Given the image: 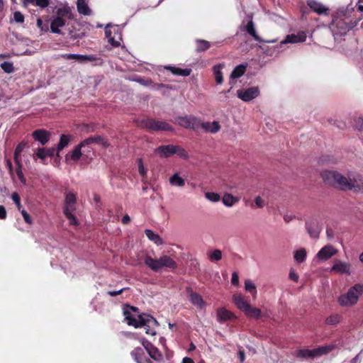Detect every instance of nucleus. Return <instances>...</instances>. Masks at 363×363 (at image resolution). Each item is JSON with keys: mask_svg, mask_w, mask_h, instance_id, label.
Here are the masks:
<instances>
[{"mask_svg": "<svg viewBox=\"0 0 363 363\" xmlns=\"http://www.w3.org/2000/svg\"><path fill=\"white\" fill-rule=\"evenodd\" d=\"M56 17H59L61 19L67 18L72 20L74 18V15L72 11V9L68 6H64L58 8L55 11Z\"/></svg>", "mask_w": 363, "mask_h": 363, "instance_id": "412c9836", "label": "nucleus"}, {"mask_svg": "<svg viewBox=\"0 0 363 363\" xmlns=\"http://www.w3.org/2000/svg\"><path fill=\"white\" fill-rule=\"evenodd\" d=\"M306 227L311 237L316 238L319 236L321 227L316 218H309L306 223Z\"/></svg>", "mask_w": 363, "mask_h": 363, "instance_id": "9b49d317", "label": "nucleus"}, {"mask_svg": "<svg viewBox=\"0 0 363 363\" xmlns=\"http://www.w3.org/2000/svg\"><path fill=\"white\" fill-rule=\"evenodd\" d=\"M6 216H7V213H6V208L4 206L0 205V219L4 220L6 218Z\"/></svg>", "mask_w": 363, "mask_h": 363, "instance_id": "338daca9", "label": "nucleus"}, {"mask_svg": "<svg viewBox=\"0 0 363 363\" xmlns=\"http://www.w3.org/2000/svg\"><path fill=\"white\" fill-rule=\"evenodd\" d=\"M233 300L236 306L244 312L250 305L241 294H235L233 296Z\"/></svg>", "mask_w": 363, "mask_h": 363, "instance_id": "a878e982", "label": "nucleus"}, {"mask_svg": "<svg viewBox=\"0 0 363 363\" xmlns=\"http://www.w3.org/2000/svg\"><path fill=\"white\" fill-rule=\"evenodd\" d=\"M83 143H80L78 144L74 149L70 152V154L67 155L65 157V160L67 162L69 160H72L74 162H77L82 155V148L84 147Z\"/></svg>", "mask_w": 363, "mask_h": 363, "instance_id": "5701e85b", "label": "nucleus"}, {"mask_svg": "<svg viewBox=\"0 0 363 363\" xmlns=\"http://www.w3.org/2000/svg\"><path fill=\"white\" fill-rule=\"evenodd\" d=\"M128 288H123L118 291H108L107 294L111 296H116L118 295L121 294L124 291H125Z\"/></svg>", "mask_w": 363, "mask_h": 363, "instance_id": "0e129e2a", "label": "nucleus"}, {"mask_svg": "<svg viewBox=\"0 0 363 363\" xmlns=\"http://www.w3.org/2000/svg\"><path fill=\"white\" fill-rule=\"evenodd\" d=\"M295 43V34L294 33L288 35L285 38V39L281 42V44H285V43Z\"/></svg>", "mask_w": 363, "mask_h": 363, "instance_id": "e2e57ef3", "label": "nucleus"}, {"mask_svg": "<svg viewBox=\"0 0 363 363\" xmlns=\"http://www.w3.org/2000/svg\"><path fill=\"white\" fill-rule=\"evenodd\" d=\"M247 65H239L236 66L230 74V79H235L242 77L246 71Z\"/></svg>", "mask_w": 363, "mask_h": 363, "instance_id": "c85d7f7f", "label": "nucleus"}, {"mask_svg": "<svg viewBox=\"0 0 363 363\" xmlns=\"http://www.w3.org/2000/svg\"><path fill=\"white\" fill-rule=\"evenodd\" d=\"M131 356L137 363H152V361L147 359L143 348L138 347L131 352Z\"/></svg>", "mask_w": 363, "mask_h": 363, "instance_id": "aec40b11", "label": "nucleus"}, {"mask_svg": "<svg viewBox=\"0 0 363 363\" xmlns=\"http://www.w3.org/2000/svg\"><path fill=\"white\" fill-rule=\"evenodd\" d=\"M105 34L106 36L108 38V42L111 44V45L113 47H118L120 45V42L116 40L114 38L111 36V32L108 28H106Z\"/></svg>", "mask_w": 363, "mask_h": 363, "instance_id": "de8ad7c7", "label": "nucleus"}, {"mask_svg": "<svg viewBox=\"0 0 363 363\" xmlns=\"http://www.w3.org/2000/svg\"><path fill=\"white\" fill-rule=\"evenodd\" d=\"M135 81L137 82H138L139 84H142L143 86H150V85H151L152 84V80L150 79H148V78L139 77Z\"/></svg>", "mask_w": 363, "mask_h": 363, "instance_id": "5fc2aeb1", "label": "nucleus"}, {"mask_svg": "<svg viewBox=\"0 0 363 363\" xmlns=\"http://www.w3.org/2000/svg\"><path fill=\"white\" fill-rule=\"evenodd\" d=\"M255 203L258 208H262L264 206V201L259 196L255 197Z\"/></svg>", "mask_w": 363, "mask_h": 363, "instance_id": "774afa93", "label": "nucleus"}, {"mask_svg": "<svg viewBox=\"0 0 363 363\" xmlns=\"http://www.w3.org/2000/svg\"><path fill=\"white\" fill-rule=\"evenodd\" d=\"M324 182L341 191H347L348 176L335 170H325L320 173Z\"/></svg>", "mask_w": 363, "mask_h": 363, "instance_id": "f03ea898", "label": "nucleus"}, {"mask_svg": "<svg viewBox=\"0 0 363 363\" xmlns=\"http://www.w3.org/2000/svg\"><path fill=\"white\" fill-rule=\"evenodd\" d=\"M231 283L233 285L236 286L239 283V277L237 272L232 274Z\"/></svg>", "mask_w": 363, "mask_h": 363, "instance_id": "69168bd1", "label": "nucleus"}, {"mask_svg": "<svg viewBox=\"0 0 363 363\" xmlns=\"http://www.w3.org/2000/svg\"><path fill=\"white\" fill-rule=\"evenodd\" d=\"M14 162L16 164V172L17 177H18V179L20 180V182L23 184L25 185L26 184V177H24L23 171H22V169H23L22 162H21V160H17V161H14Z\"/></svg>", "mask_w": 363, "mask_h": 363, "instance_id": "72a5a7b5", "label": "nucleus"}, {"mask_svg": "<svg viewBox=\"0 0 363 363\" xmlns=\"http://www.w3.org/2000/svg\"><path fill=\"white\" fill-rule=\"evenodd\" d=\"M186 291L189 296V300L193 305L201 309L204 308L206 303L201 295L194 292L191 287H187Z\"/></svg>", "mask_w": 363, "mask_h": 363, "instance_id": "f8f14e48", "label": "nucleus"}, {"mask_svg": "<svg viewBox=\"0 0 363 363\" xmlns=\"http://www.w3.org/2000/svg\"><path fill=\"white\" fill-rule=\"evenodd\" d=\"M211 129H209V133H216L217 132H218L220 129V125L219 124V122L218 121H213L211 123V126L210 128Z\"/></svg>", "mask_w": 363, "mask_h": 363, "instance_id": "864d4df0", "label": "nucleus"}, {"mask_svg": "<svg viewBox=\"0 0 363 363\" xmlns=\"http://www.w3.org/2000/svg\"><path fill=\"white\" fill-rule=\"evenodd\" d=\"M20 211L23 217L25 222L28 224H31L32 219H31L30 215L27 213V211L24 209H21Z\"/></svg>", "mask_w": 363, "mask_h": 363, "instance_id": "052dcab7", "label": "nucleus"}, {"mask_svg": "<svg viewBox=\"0 0 363 363\" xmlns=\"http://www.w3.org/2000/svg\"><path fill=\"white\" fill-rule=\"evenodd\" d=\"M164 69L170 71L174 75H179L183 77L189 76L192 72L191 69L190 68L182 69L170 65L165 66Z\"/></svg>", "mask_w": 363, "mask_h": 363, "instance_id": "393cba45", "label": "nucleus"}, {"mask_svg": "<svg viewBox=\"0 0 363 363\" xmlns=\"http://www.w3.org/2000/svg\"><path fill=\"white\" fill-rule=\"evenodd\" d=\"M206 197L213 201V202H216V201H218L220 200V195L217 193H214V192H207L206 193Z\"/></svg>", "mask_w": 363, "mask_h": 363, "instance_id": "3c124183", "label": "nucleus"}, {"mask_svg": "<svg viewBox=\"0 0 363 363\" xmlns=\"http://www.w3.org/2000/svg\"><path fill=\"white\" fill-rule=\"evenodd\" d=\"M144 263L154 272H157L162 267H167L171 269L177 267V262L168 255H163L159 259H154L147 255L144 258Z\"/></svg>", "mask_w": 363, "mask_h": 363, "instance_id": "20e7f679", "label": "nucleus"}, {"mask_svg": "<svg viewBox=\"0 0 363 363\" xmlns=\"http://www.w3.org/2000/svg\"><path fill=\"white\" fill-rule=\"evenodd\" d=\"M169 183L172 186H183L185 184V180L179 176L178 173L174 174L169 179Z\"/></svg>", "mask_w": 363, "mask_h": 363, "instance_id": "4c0bfd02", "label": "nucleus"}, {"mask_svg": "<svg viewBox=\"0 0 363 363\" xmlns=\"http://www.w3.org/2000/svg\"><path fill=\"white\" fill-rule=\"evenodd\" d=\"M65 24L66 21L65 19L55 16L50 23V30L52 33L61 34L60 28L65 26Z\"/></svg>", "mask_w": 363, "mask_h": 363, "instance_id": "4be33fe9", "label": "nucleus"}, {"mask_svg": "<svg viewBox=\"0 0 363 363\" xmlns=\"http://www.w3.org/2000/svg\"><path fill=\"white\" fill-rule=\"evenodd\" d=\"M145 234L150 240L154 242L157 245L163 244L161 237L158 234L155 233L152 230L146 229L145 230Z\"/></svg>", "mask_w": 363, "mask_h": 363, "instance_id": "c756f323", "label": "nucleus"}, {"mask_svg": "<svg viewBox=\"0 0 363 363\" xmlns=\"http://www.w3.org/2000/svg\"><path fill=\"white\" fill-rule=\"evenodd\" d=\"M331 272L340 274H350V264L340 260H335L334 265L330 269Z\"/></svg>", "mask_w": 363, "mask_h": 363, "instance_id": "f3484780", "label": "nucleus"}, {"mask_svg": "<svg viewBox=\"0 0 363 363\" xmlns=\"http://www.w3.org/2000/svg\"><path fill=\"white\" fill-rule=\"evenodd\" d=\"M138 172L141 176L146 174V169L144 167L143 162L141 158L138 159Z\"/></svg>", "mask_w": 363, "mask_h": 363, "instance_id": "6e6d98bb", "label": "nucleus"}, {"mask_svg": "<svg viewBox=\"0 0 363 363\" xmlns=\"http://www.w3.org/2000/svg\"><path fill=\"white\" fill-rule=\"evenodd\" d=\"M341 317L338 314H334L328 316L325 319V323L328 325H335L340 322Z\"/></svg>", "mask_w": 363, "mask_h": 363, "instance_id": "58836bf2", "label": "nucleus"}, {"mask_svg": "<svg viewBox=\"0 0 363 363\" xmlns=\"http://www.w3.org/2000/svg\"><path fill=\"white\" fill-rule=\"evenodd\" d=\"M91 62L94 65H101L104 62L103 59L95 55H82V62Z\"/></svg>", "mask_w": 363, "mask_h": 363, "instance_id": "c9c22d12", "label": "nucleus"}, {"mask_svg": "<svg viewBox=\"0 0 363 363\" xmlns=\"http://www.w3.org/2000/svg\"><path fill=\"white\" fill-rule=\"evenodd\" d=\"M245 288L247 291L250 292L252 294H257L256 286L250 280L245 281Z\"/></svg>", "mask_w": 363, "mask_h": 363, "instance_id": "a18cd8bd", "label": "nucleus"}, {"mask_svg": "<svg viewBox=\"0 0 363 363\" xmlns=\"http://www.w3.org/2000/svg\"><path fill=\"white\" fill-rule=\"evenodd\" d=\"M33 160H36L38 158L44 160L47 157L46 148L40 147L33 155Z\"/></svg>", "mask_w": 363, "mask_h": 363, "instance_id": "a19ab883", "label": "nucleus"}, {"mask_svg": "<svg viewBox=\"0 0 363 363\" xmlns=\"http://www.w3.org/2000/svg\"><path fill=\"white\" fill-rule=\"evenodd\" d=\"M217 320L219 323H224L228 320H231L235 318V315L230 311L225 308H220L217 309Z\"/></svg>", "mask_w": 363, "mask_h": 363, "instance_id": "6ab92c4d", "label": "nucleus"}, {"mask_svg": "<svg viewBox=\"0 0 363 363\" xmlns=\"http://www.w3.org/2000/svg\"><path fill=\"white\" fill-rule=\"evenodd\" d=\"M308 5L314 12L317 13L319 15H326L328 11V9L325 7L324 5L313 0L309 1L308 2Z\"/></svg>", "mask_w": 363, "mask_h": 363, "instance_id": "b1692460", "label": "nucleus"}, {"mask_svg": "<svg viewBox=\"0 0 363 363\" xmlns=\"http://www.w3.org/2000/svg\"><path fill=\"white\" fill-rule=\"evenodd\" d=\"M74 211L63 212L66 218L69 220V224L72 225H77L78 220L75 216L73 214Z\"/></svg>", "mask_w": 363, "mask_h": 363, "instance_id": "37998d69", "label": "nucleus"}, {"mask_svg": "<svg viewBox=\"0 0 363 363\" xmlns=\"http://www.w3.org/2000/svg\"><path fill=\"white\" fill-rule=\"evenodd\" d=\"M125 320L128 325L135 328L144 327L145 333L150 335H156V328L159 325L157 320L151 315L139 313L137 307L127 305L123 311Z\"/></svg>", "mask_w": 363, "mask_h": 363, "instance_id": "f257e3e1", "label": "nucleus"}, {"mask_svg": "<svg viewBox=\"0 0 363 363\" xmlns=\"http://www.w3.org/2000/svg\"><path fill=\"white\" fill-rule=\"evenodd\" d=\"M50 4V0H35V6L45 9Z\"/></svg>", "mask_w": 363, "mask_h": 363, "instance_id": "4d7b16f0", "label": "nucleus"}, {"mask_svg": "<svg viewBox=\"0 0 363 363\" xmlns=\"http://www.w3.org/2000/svg\"><path fill=\"white\" fill-rule=\"evenodd\" d=\"M307 252L304 248L296 250V262H303L306 258Z\"/></svg>", "mask_w": 363, "mask_h": 363, "instance_id": "49530a36", "label": "nucleus"}, {"mask_svg": "<svg viewBox=\"0 0 363 363\" xmlns=\"http://www.w3.org/2000/svg\"><path fill=\"white\" fill-rule=\"evenodd\" d=\"M71 138H72V136L70 135L62 134L60 136V142L57 144V147L56 155L57 157L60 156L59 152L69 145Z\"/></svg>", "mask_w": 363, "mask_h": 363, "instance_id": "bb28decb", "label": "nucleus"}, {"mask_svg": "<svg viewBox=\"0 0 363 363\" xmlns=\"http://www.w3.org/2000/svg\"><path fill=\"white\" fill-rule=\"evenodd\" d=\"M209 259L211 261H219L222 259L221 250L216 249L212 251L209 255Z\"/></svg>", "mask_w": 363, "mask_h": 363, "instance_id": "c03bdc74", "label": "nucleus"}, {"mask_svg": "<svg viewBox=\"0 0 363 363\" xmlns=\"http://www.w3.org/2000/svg\"><path fill=\"white\" fill-rule=\"evenodd\" d=\"M347 191L363 194V176L359 173L348 174Z\"/></svg>", "mask_w": 363, "mask_h": 363, "instance_id": "6e6552de", "label": "nucleus"}, {"mask_svg": "<svg viewBox=\"0 0 363 363\" xmlns=\"http://www.w3.org/2000/svg\"><path fill=\"white\" fill-rule=\"evenodd\" d=\"M155 152L162 157H169L176 154L179 157L186 159L188 157V152L181 146L174 145H160L156 148Z\"/></svg>", "mask_w": 363, "mask_h": 363, "instance_id": "0eeeda50", "label": "nucleus"}, {"mask_svg": "<svg viewBox=\"0 0 363 363\" xmlns=\"http://www.w3.org/2000/svg\"><path fill=\"white\" fill-rule=\"evenodd\" d=\"M77 196L69 191L65 194L63 212L74 211L76 210Z\"/></svg>", "mask_w": 363, "mask_h": 363, "instance_id": "ddd939ff", "label": "nucleus"}, {"mask_svg": "<svg viewBox=\"0 0 363 363\" xmlns=\"http://www.w3.org/2000/svg\"><path fill=\"white\" fill-rule=\"evenodd\" d=\"M259 94L258 87L252 86L247 89H239L237 95L239 99L244 101H250L255 99Z\"/></svg>", "mask_w": 363, "mask_h": 363, "instance_id": "9d476101", "label": "nucleus"}, {"mask_svg": "<svg viewBox=\"0 0 363 363\" xmlns=\"http://www.w3.org/2000/svg\"><path fill=\"white\" fill-rule=\"evenodd\" d=\"M363 293V285L356 284L350 287L347 293L341 294L337 298L338 304L342 307H352L355 306L359 298Z\"/></svg>", "mask_w": 363, "mask_h": 363, "instance_id": "7ed1b4c3", "label": "nucleus"}, {"mask_svg": "<svg viewBox=\"0 0 363 363\" xmlns=\"http://www.w3.org/2000/svg\"><path fill=\"white\" fill-rule=\"evenodd\" d=\"M356 129L363 133V118H358L355 121Z\"/></svg>", "mask_w": 363, "mask_h": 363, "instance_id": "680f3d73", "label": "nucleus"}, {"mask_svg": "<svg viewBox=\"0 0 363 363\" xmlns=\"http://www.w3.org/2000/svg\"><path fill=\"white\" fill-rule=\"evenodd\" d=\"M61 57L65 60H77L82 62V55L80 54H63Z\"/></svg>", "mask_w": 363, "mask_h": 363, "instance_id": "09e8293b", "label": "nucleus"}, {"mask_svg": "<svg viewBox=\"0 0 363 363\" xmlns=\"http://www.w3.org/2000/svg\"><path fill=\"white\" fill-rule=\"evenodd\" d=\"M244 313L249 318H259L261 316V310L252 307L250 305L244 311Z\"/></svg>", "mask_w": 363, "mask_h": 363, "instance_id": "f704fd0d", "label": "nucleus"}, {"mask_svg": "<svg viewBox=\"0 0 363 363\" xmlns=\"http://www.w3.org/2000/svg\"><path fill=\"white\" fill-rule=\"evenodd\" d=\"M176 121L181 127L195 131L198 130L201 125V120L192 115L178 116Z\"/></svg>", "mask_w": 363, "mask_h": 363, "instance_id": "1a4fd4ad", "label": "nucleus"}, {"mask_svg": "<svg viewBox=\"0 0 363 363\" xmlns=\"http://www.w3.org/2000/svg\"><path fill=\"white\" fill-rule=\"evenodd\" d=\"M1 68L7 74L13 72V65L11 62H4L1 64Z\"/></svg>", "mask_w": 363, "mask_h": 363, "instance_id": "79ce46f5", "label": "nucleus"}, {"mask_svg": "<svg viewBox=\"0 0 363 363\" xmlns=\"http://www.w3.org/2000/svg\"><path fill=\"white\" fill-rule=\"evenodd\" d=\"M223 67V65H222L221 64H218L215 65L213 68L216 82L218 84H222L223 82V73L221 72Z\"/></svg>", "mask_w": 363, "mask_h": 363, "instance_id": "e433bc0d", "label": "nucleus"}, {"mask_svg": "<svg viewBox=\"0 0 363 363\" xmlns=\"http://www.w3.org/2000/svg\"><path fill=\"white\" fill-rule=\"evenodd\" d=\"M238 199L230 194H225L223 197V203L227 206H232Z\"/></svg>", "mask_w": 363, "mask_h": 363, "instance_id": "ea45409f", "label": "nucleus"}, {"mask_svg": "<svg viewBox=\"0 0 363 363\" xmlns=\"http://www.w3.org/2000/svg\"><path fill=\"white\" fill-rule=\"evenodd\" d=\"M81 143H83L84 147L86 145H92V144L101 145L104 147H106L109 145V144L106 140V139L104 137L99 135L91 136V137L84 140Z\"/></svg>", "mask_w": 363, "mask_h": 363, "instance_id": "a211bd4d", "label": "nucleus"}, {"mask_svg": "<svg viewBox=\"0 0 363 363\" xmlns=\"http://www.w3.org/2000/svg\"><path fill=\"white\" fill-rule=\"evenodd\" d=\"M28 145L26 141H21L18 145L16 147L14 152H13V160L14 161L21 160V152L24 150L25 147Z\"/></svg>", "mask_w": 363, "mask_h": 363, "instance_id": "473e14b6", "label": "nucleus"}, {"mask_svg": "<svg viewBox=\"0 0 363 363\" xmlns=\"http://www.w3.org/2000/svg\"><path fill=\"white\" fill-rule=\"evenodd\" d=\"M37 27L40 29L41 31L46 32L48 30V25H44L42 19L40 18L37 19Z\"/></svg>", "mask_w": 363, "mask_h": 363, "instance_id": "13d9d810", "label": "nucleus"}, {"mask_svg": "<svg viewBox=\"0 0 363 363\" xmlns=\"http://www.w3.org/2000/svg\"><path fill=\"white\" fill-rule=\"evenodd\" d=\"M11 199H12L13 201L15 203V204L16 205L18 210L21 211L22 206L21 203V198H20L18 194L16 192L13 193L11 195Z\"/></svg>", "mask_w": 363, "mask_h": 363, "instance_id": "8fccbe9b", "label": "nucleus"}, {"mask_svg": "<svg viewBox=\"0 0 363 363\" xmlns=\"http://www.w3.org/2000/svg\"><path fill=\"white\" fill-rule=\"evenodd\" d=\"M77 11L80 14L84 16H90L91 10L86 3L85 0H77Z\"/></svg>", "mask_w": 363, "mask_h": 363, "instance_id": "cd10ccee", "label": "nucleus"}, {"mask_svg": "<svg viewBox=\"0 0 363 363\" xmlns=\"http://www.w3.org/2000/svg\"><path fill=\"white\" fill-rule=\"evenodd\" d=\"M337 253V250L332 245H326L323 247L317 253L315 258L319 260H327L331 258Z\"/></svg>", "mask_w": 363, "mask_h": 363, "instance_id": "2eb2a0df", "label": "nucleus"}, {"mask_svg": "<svg viewBox=\"0 0 363 363\" xmlns=\"http://www.w3.org/2000/svg\"><path fill=\"white\" fill-rule=\"evenodd\" d=\"M306 39V33L304 31H300L296 34V43H303Z\"/></svg>", "mask_w": 363, "mask_h": 363, "instance_id": "bf43d9fd", "label": "nucleus"}, {"mask_svg": "<svg viewBox=\"0 0 363 363\" xmlns=\"http://www.w3.org/2000/svg\"><path fill=\"white\" fill-rule=\"evenodd\" d=\"M13 20L18 23L24 22V16L20 11H15L13 13Z\"/></svg>", "mask_w": 363, "mask_h": 363, "instance_id": "603ef678", "label": "nucleus"}, {"mask_svg": "<svg viewBox=\"0 0 363 363\" xmlns=\"http://www.w3.org/2000/svg\"><path fill=\"white\" fill-rule=\"evenodd\" d=\"M246 32L250 34L256 41L262 42V40L259 38V36L257 34L256 30L255 29L254 23L252 21H250L246 26H245Z\"/></svg>", "mask_w": 363, "mask_h": 363, "instance_id": "7c9ffc66", "label": "nucleus"}, {"mask_svg": "<svg viewBox=\"0 0 363 363\" xmlns=\"http://www.w3.org/2000/svg\"><path fill=\"white\" fill-rule=\"evenodd\" d=\"M50 133L45 129H37L32 133V137L35 141L45 145L50 138Z\"/></svg>", "mask_w": 363, "mask_h": 363, "instance_id": "4468645a", "label": "nucleus"}, {"mask_svg": "<svg viewBox=\"0 0 363 363\" xmlns=\"http://www.w3.org/2000/svg\"><path fill=\"white\" fill-rule=\"evenodd\" d=\"M336 347L335 345L320 346L313 350L302 349L296 351V358L309 359L328 354Z\"/></svg>", "mask_w": 363, "mask_h": 363, "instance_id": "39448f33", "label": "nucleus"}, {"mask_svg": "<svg viewBox=\"0 0 363 363\" xmlns=\"http://www.w3.org/2000/svg\"><path fill=\"white\" fill-rule=\"evenodd\" d=\"M139 126L154 131H173V127L168 123L152 118H146L139 121Z\"/></svg>", "mask_w": 363, "mask_h": 363, "instance_id": "423d86ee", "label": "nucleus"}, {"mask_svg": "<svg viewBox=\"0 0 363 363\" xmlns=\"http://www.w3.org/2000/svg\"><path fill=\"white\" fill-rule=\"evenodd\" d=\"M196 51L197 52H204L211 48V43L202 39H197L196 40Z\"/></svg>", "mask_w": 363, "mask_h": 363, "instance_id": "2f4dec72", "label": "nucleus"}, {"mask_svg": "<svg viewBox=\"0 0 363 363\" xmlns=\"http://www.w3.org/2000/svg\"><path fill=\"white\" fill-rule=\"evenodd\" d=\"M143 345L151 358L156 361H160L162 359V355L160 350L156 347H155L150 341H143Z\"/></svg>", "mask_w": 363, "mask_h": 363, "instance_id": "dca6fc26", "label": "nucleus"}]
</instances>
